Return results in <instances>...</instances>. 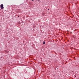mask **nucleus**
<instances>
[{
  "mask_svg": "<svg viewBox=\"0 0 79 79\" xmlns=\"http://www.w3.org/2000/svg\"><path fill=\"white\" fill-rule=\"evenodd\" d=\"M0 6H1V9H3V8H4V7H3V4L1 5Z\"/></svg>",
  "mask_w": 79,
  "mask_h": 79,
  "instance_id": "obj_1",
  "label": "nucleus"
},
{
  "mask_svg": "<svg viewBox=\"0 0 79 79\" xmlns=\"http://www.w3.org/2000/svg\"><path fill=\"white\" fill-rule=\"evenodd\" d=\"M45 42H44L43 43V44H45Z\"/></svg>",
  "mask_w": 79,
  "mask_h": 79,
  "instance_id": "obj_2",
  "label": "nucleus"
},
{
  "mask_svg": "<svg viewBox=\"0 0 79 79\" xmlns=\"http://www.w3.org/2000/svg\"><path fill=\"white\" fill-rule=\"evenodd\" d=\"M32 1H34V0H32Z\"/></svg>",
  "mask_w": 79,
  "mask_h": 79,
  "instance_id": "obj_3",
  "label": "nucleus"
}]
</instances>
